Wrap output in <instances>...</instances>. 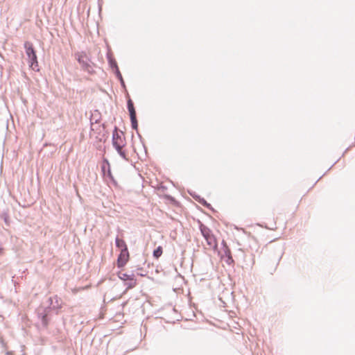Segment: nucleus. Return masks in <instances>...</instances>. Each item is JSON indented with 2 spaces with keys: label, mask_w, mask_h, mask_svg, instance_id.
<instances>
[{
  "label": "nucleus",
  "mask_w": 355,
  "mask_h": 355,
  "mask_svg": "<svg viewBox=\"0 0 355 355\" xmlns=\"http://www.w3.org/2000/svg\"><path fill=\"white\" fill-rule=\"evenodd\" d=\"M115 244L117 248L121 249V251L125 250V249H128L125 242L123 239H121L118 237H116L115 239Z\"/></svg>",
  "instance_id": "obj_7"
},
{
  "label": "nucleus",
  "mask_w": 355,
  "mask_h": 355,
  "mask_svg": "<svg viewBox=\"0 0 355 355\" xmlns=\"http://www.w3.org/2000/svg\"><path fill=\"white\" fill-rule=\"evenodd\" d=\"M162 254V248L161 246L157 247L154 251H153V256L155 258H159Z\"/></svg>",
  "instance_id": "obj_16"
},
{
  "label": "nucleus",
  "mask_w": 355,
  "mask_h": 355,
  "mask_svg": "<svg viewBox=\"0 0 355 355\" xmlns=\"http://www.w3.org/2000/svg\"><path fill=\"white\" fill-rule=\"evenodd\" d=\"M12 354H13L12 352H10V351H8L6 352V355H12Z\"/></svg>",
  "instance_id": "obj_22"
},
{
  "label": "nucleus",
  "mask_w": 355,
  "mask_h": 355,
  "mask_svg": "<svg viewBox=\"0 0 355 355\" xmlns=\"http://www.w3.org/2000/svg\"><path fill=\"white\" fill-rule=\"evenodd\" d=\"M76 56L83 70L88 72L89 73H92L93 72V67L86 53L84 52L77 53H76Z\"/></svg>",
  "instance_id": "obj_4"
},
{
  "label": "nucleus",
  "mask_w": 355,
  "mask_h": 355,
  "mask_svg": "<svg viewBox=\"0 0 355 355\" xmlns=\"http://www.w3.org/2000/svg\"><path fill=\"white\" fill-rule=\"evenodd\" d=\"M107 60H108L110 67L112 68L113 69H114V71L116 70V69H119L116 62L112 57V55L110 53L107 54Z\"/></svg>",
  "instance_id": "obj_8"
},
{
  "label": "nucleus",
  "mask_w": 355,
  "mask_h": 355,
  "mask_svg": "<svg viewBox=\"0 0 355 355\" xmlns=\"http://www.w3.org/2000/svg\"><path fill=\"white\" fill-rule=\"evenodd\" d=\"M49 307L47 308H39L37 310V317L41 321L42 327H46L49 323L48 315L51 311V309H59L61 308L60 300L58 296H53L49 299Z\"/></svg>",
  "instance_id": "obj_1"
},
{
  "label": "nucleus",
  "mask_w": 355,
  "mask_h": 355,
  "mask_svg": "<svg viewBox=\"0 0 355 355\" xmlns=\"http://www.w3.org/2000/svg\"><path fill=\"white\" fill-rule=\"evenodd\" d=\"M116 77L119 78V80H120V83L121 84V85L123 87H125V83H124V80L123 79V77L121 76V73H120L119 71V69H116V70L114 71Z\"/></svg>",
  "instance_id": "obj_17"
},
{
  "label": "nucleus",
  "mask_w": 355,
  "mask_h": 355,
  "mask_svg": "<svg viewBox=\"0 0 355 355\" xmlns=\"http://www.w3.org/2000/svg\"><path fill=\"white\" fill-rule=\"evenodd\" d=\"M1 218L2 219H3L4 222H5L7 225H8V223H8V216L7 215V214H6V213H4V212H3V213H2V214H1Z\"/></svg>",
  "instance_id": "obj_20"
},
{
  "label": "nucleus",
  "mask_w": 355,
  "mask_h": 355,
  "mask_svg": "<svg viewBox=\"0 0 355 355\" xmlns=\"http://www.w3.org/2000/svg\"><path fill=\"white\" fill-rule=\"evenodd\" d=\"M129 259V252L128 249L121 250L117 259V265L119 268L123 267L128 262Z\"/></svg>",
  "instance_id": "obj_6"
},
{
  "label": "nucleus",
  "mask_w": 355,
  "mask_h": 355,
  "mask_svg": "<svg viewBox=\"0 0 355 355\" xmlns=\"http://www.w3.org/2000/svg\"><path fill=\"white\" fill-rule=\"evenodd\" d=\"M26 54L28 57L29 67L33 71H39V65L37 62V58L34 50L33 44L30 42H26L24 44Z\"/></svg>",
  "instance_id": "obj_2"
},
{
  "label": "nucleus",
  "mask_w": 355,
  "mask_h": 355,
  "mask_svg": "<svg viewBox=\"0 0 355 355\" xmlns=\"http://www.w3.org/2000/svg\"><path fill=\"white\" fill-rule=\"evenodd\" d=\"M128 110L130 113V116L136 115V112L134 107L133 103L131 99H129L127 103Z\"/></svg>",
  "instance_id": "obj_11"
},
{
  "label": "nucleus",
  "mask_w": 355,
  "mask_h": 355,
  "mask_svg": "<svg viewBox=\"0 0 355 355\" xmlns=\"http://www.w3.org/2000/svg\"><path fill=\"white\" fill-rule=\"evenodd\" d=\"M123 135V132H118L117 128H115L112 134V145L114 148H119V147H123L125 146V141Z\"/></svg>",
  "instance_id": "obj_5"
},
{
  "label": "nucleus",
  "mask_w": 355,
  "mask_h": 355,
  "mask_svg": "<svg viewBox=\"0 0 355 355\" xmlns=\"http://www.w3.org/2000/svg\"><path fill=\"white\" fill-rule=\"evenodd\" d=\"M200 230L209 248L216 250L217 248V241L209 228L202 224L200 226Z\"/></svg>",
  "instance_id": "obj_3"
},
{
  "label": "nucleus",
  "mask_w": 355,
  "mask_h": 355,
  "mask_svg": "<svg viewBox=\"0 0 355 355\" xmlns=\"http://www.w3.org/2000/svg\"><path fill=\"white\" fill-rule=\"evenodd\" d=\"M200 204L205 206L207 208H210L211 205L210 204L207 203L205 200L203 198H200V196H193Z\"/></svg>",
  "instance_id": "obj_14"
},
{
  "label": "nucleus",
  "mask_w": 355,
  "mask_h": 355,
  "mask_svg": "<svg viewBox=\"0 0 355 355\" xmlns=\"http://www.w3.org/2000/svg\"><path fill=\"white\" fill-rule=\"evenodd\" d=\"M223 259L225 260L226 263H227L228 265H230V264H232L234 262V260H233L231 254L228 255L226 258H225Z\"/></svg>",
  "instance_id": "obj_19"
},
{
  "label": "nucleus",
  "mask_w": 355,
  "mask_h": 355,
  "mask_svg": "<svg viewBox=\"0 0 355 355\" xmlns=\"http://www.w3.org/2000/svg\"><path fill=\"white\" fill-rule=\"evenodd\" d=\"M119 277L123 280V282L125 281H128L130 280V279L135 277V275L133 274L132 275H128L126 273H119Z\"/></svg>",
  "instance_id": "obj_12"
},
{
  "label": "nucleus",
  "mask_w": 355,
  "mask_h": 355,
  "mask_svg": "<svg viewBox=\"0 0 355 355\" xmlns=\"http://www.w3.org/2000/svg\"><path fill=\"white\" fill-rule=\"evenodd\" d=\"M119 155L124 159L127 160L126 154L124 150H123V147H119V148H115Z\"/></svg>",
  "instance_id": "obj_18"
},
{
  "label": "nucleus",
  "mask_w": 355,
  "mask_h": 355,
  "mask_svg": "<svg viewBox=\"0 0 355 355\" xmlns=\"http://www.w3.org/2000/svg\"><path fill=\"white\" fill-rule=\"evenodd\" d=\"M108 175H109V176H110V177H111V172H110V169H108Z\"/></svg>",
  "instance_id": "obj_23"
},
{
  "label": "nucleus",
  "mask_w": 355,
  "mask_h": 355,
  "mask_svg": "<svg viewBox=\"0 0 355 355\" xmlns=\"http://www.w3.org/2000/svg\"><path fill=\"white\" fill-rule=\"evenodd\" d=\"M222 244L223 245V252H221V259L226 258L228 255L231 254L230 250L226 245L225 241H223Z\"/></svg>",
  "instance_id": "obj_9"
},
{
  "label": "nucleus",
  "mask_w": 355,
  "mask_h": 355,
  "mask_svg": "<svg viewBox=\"0 0 355 355\" xmlns=\"http://www.w3.org/2000/svg\"><path fill=\"white\" fill-rule=\"evenodd\" d=\"M200 204L205 206L207 208H210L211 205L210 204L207 203L205 200L203 198H200V196H193Z\"/></svg>",
  "instance_id": "obj_15"
},
{
  "label": "nucleus",
  "mask_w": 355,
  "mask_h": 355,
  "mask_svg": "<svg viewBox=\"0 0 355 355\" xmlns=\"http://www.w3.org/2000/svg\"><path fill=\"white\" fill-rule=\"evenodd\" d=\"M130 116L132 128V129L137 130V128H138V123H137L136 115H132V116Z\"/></svg>",
  "instance_id": "obj_13"
},
{
  "label": "nucleus",
  "mask_w": 355,
  "mask_h": 355,
  "mask_svg": "<svg viewBox=\"0 0 355 355\" xmlns=\"http://www.w3.org/2000/svg\"><path fill=\"white\" fill-rule=\"evenodd\" d=\"M0 345L2 348H6V343H5L2 336H0Z\"/></svg>",
  "instance_id": "obj_21"
},
{
  "label": "nucleus",
  "mask_w": 355,
  "mask_h": 355,
  "mask_svg": "<svg viewBox=\"0 0 355 355\" xmlns=\"http://www.w3.org/2000/svg\"><path fill=\"white\" fill-rule=\"evenodd\" d=\"M124 286L126 287V289L134 288L136 286V279L133 277L128 281H125Z\"/></svg>",
  "instance_id": "obj_10"
}]
</instances>
